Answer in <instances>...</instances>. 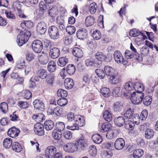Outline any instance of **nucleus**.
<instances>
[{
    "instance_id": "f257e3e1",
    "label": "nucleus",
    "mask_w": 158,
    "mask_h": 158,
    "mask_svg": "<svg viewBox=\"0 0 158 158\" xmlns=\"http://www.w3.org/2000/svg\"><path fill=\"white\" fill-rule=\"evenodd\" d=\"M95 60H86L85 61L86 65L89 67L99 68L102 64V60L104 59L105 56L102 52H98L95 54Z\"/></svg>"
},
{
    "instance_id": "f03ea898",
    "label": "nucleus",
    "mask_w": 158,
    "mask_h": 158,
    "mask_svg": "<svg viewBox=\"0 0 158 158\" xmlns=\"http://www.w3.org/2000/svg\"><path fill=\"white\" fill-rule=\"evenodd\" d=\"M106 75L110 76L109 82L112 84L119 82V77L117 72L112 67L108 65L105 66L104 69Z\"/></svg>"
},
{
    "instance_id": "7ed1b4c3",
    "label": "nucleus",
    "mask_w": 158,
    "mask_h": 158,
    "mask_svg": "<svg viewBox=\"0 0 158 158\" xmlns=\"http://www.w3.org/2000/svg\"><path fill=\"white\" fill-rule=\"evenodd\" d=\"M124 96L127 98H130L132 103L137 105L140 103L142 101L144 94L143 93L133 92L132 94V92L124 93Z\"/></svg>"
},
{
    "instance_id": "20e7f679",
    "label": "nucleus",
    "mask_w": 158,
    "mask_h": 158,
    "mask_svg": "<svg viewBox=\"0 0 158 158\" xmlns=\"http://www.w3.org/2000/svg\"><path fill=\"white\" fill-rule=\"evenodd\" d=\"M85 125L84 118L80 115H78L75 118L74 122L72 125H68L67 127L68 129L74 131L78 130L79 127H82Z\"/></svg>"
},
{
    "instance_id": "39448f33",
    "label": "nucleus",
    "mask_w": 158,
    "mask_h": 158,
    "mask_svg": "<svg viewBox=\"0 0 158 158\" xmlns=\"http://www.w3.org/2000/svg\"><path fill=\"white\" fill-rule=\"evenodd\" d=\"M31 34L28 31H21L17 37V41L19 46H22L25 44L29 39Z\"/></svg>"
},
{
    "instance_id": "423d86ee",
    "label": "nucleus",
    "mask_w": 158,
    "mask_h": 158,
    "mask_svg": "<svg viewBox=\"0 0 158 158\" xmlns=\"http://www.w3.org/2000/svg\"><path fill=\"white\" fill-rule=\"evenodd\" d=\"M48 115L52 114L54 116H59L63 114V109L60 106L55 107L51 105L48 109Z\"/></svg>"
},
{
    "instance_id": "0eeeda50",
    "label": "nucleus",
    "mask_w": 158,
    "mask_h": 158,
    "mask_svg": "<svg viewBox=\"0 0 158 158\" xmlns=\"http://www.w3.org/2000/svg\"><path fill=\"white\" fill-rule=\"evenodd\" d=\"M48 34L52 39H57L59 37V33L57 28L55 26H52L48 29Z\"/></svg>"
},
{
    "instance_id": "6e6552de",
    "label": "nucleus",
    "mask_w": 158,
    "mask_h": 158,
    "mask_svg": "<svg viewBox=\"0 0 158 158\" xmlns=\"http://www.w3.org/2000/svg\"><path fill=\"white\" fill-rule=\"evenodd\" d=\"M42 43L39 40H34L32 44L33 50L36 53H39L42 51L43 48Z\"/></svg>"
},
{
    "instance_id": "1a4fd4ad",
    "label": "nucleus",
    "mask_w": 158,
    "mask_h": 158,
    "mask_svg": "<svg viewBox=\"0 0 158 158\" xmlns=\"http://www.w3.org/2000/svg\"><path fill=\"white\" fill-rule=\"evenodd\" d=\"M44 126L40 123H37L34 126V130L36 134L39 136H42L44 134Z\"/></svg>"
},
{
    "instance_id": "9d476101",
    "label": "nucleus",
    "mask_w": 158,
    "mask_h": 158,
    "mask_svg": "<svg viewBox=\"0 0 158 158\" xmlns=\"http://www.w3.org/2000/svg\"><path fill=\"white\" fill-rule=\"evenodd\" d=\"M56 148L55 146H49L46 149L45 154L48 158H52L56 153Z\"/></svg>"
},
{
    "instance_id": "9b49d317",
    "label": "nucleus",
    "mask_w": 158,
    "mask_h": 158,
    "mask_svg": "<svg viewBox=\"0 0 158 158\" xmlns=\"http://www.w3.org/2000/svg\"><path fill=\"white\" fill-rule=\"evenodd\" d=\"M37 31L39 34H44L47 30V26L44 22H39L36 27Z\"/></svg>"
},
{
    "instance_id": "f8f14e48",
    "label": "nucleus",
    "mask_w": 158,
    "mask_h": 158,
    "mask_svg": "<svg viewBox=\"0 0 158 158\" xmlns=\"http://www.w3.org/2000/svg\"><path fill=\"white\" fill-rule=\"evenodd\" d=\"M114 59L116 62L118 63H123L125 64V60H124L121 53L118 51H115L114 54Z\"/></svg>"
},
{
    "instance_id": "ddd939ff",
    "label": "nucleus",
    "mask_w": 158,
    "mask_h": 158,
    "mask_svg": "<svg viewBox=\"0 0 158 158\" xmlns=\"http://www.w3.org/2000/svg\"><path fill=\"white\" fill-rule=\"evenodd\" d=\"M64 149L66 152H73L77 151V147L74 143H69L64 146Z\"/></svg>"
},
{
    "instance_id": "4468645a",
    "label": "nucleus",
    "mask_w": 158,
    "mask_h": 158,
    "mask_svg": "<svg viewBox=\"0 0 158 158\" xmlns=\"http://www.w3.org/2000/svg\"><path fill=\"white\" fill-rule=\"evenodd\" d=\"M87 33V31L85 28H81L77 32V36L78 39L84 40L86 38Z\"/></svg>"
},
{
    "instance_id": "2eb2a0df",
    "label": "nucleus",
    "mask_w": 158,
    "mask_h": 158,
    "mask_svg": "<svg viewBox=\"0 0 158 158\" xmlns=\"http://www.w3.org/2000/svg\"><path fill=\"white\" fill-rule=\"evenodd\" d=\"M124 140L122 138H120L117 139L115 141L114 143V148L118 150L122 149L125 146Z\"/></svg>"
},
{
    "instance_id": "dca6fc26",
    "label": "nucleus",
    "mask_w": 158,
    "mask_h": 158,
    "mask_svg": "<svg viewBox=\"0 0 158 158\" xmlns=\"http://www.w3.org/2000/svg\"><path fill=\"white\" fill-rule=\"evenodd\" d=\"M77 145L79 148L82 150H84L87 149L88 148V143L87 140L83 138L80 139L77 141Z\"/></svg>"
},
{
    "instance_id": "f3484780",
    "label": "nucleus",
    "mask_w": 158,
    "mask_h": 158,
    "mask_svg": "<svg viewBox=\"0 0 158 158\" xmlns=\"http://www.w3.org/2000/svg\"><path fill=\"white\" fill-rule=\"evenodd\" d=\"M60 54V50L57 48L54 47L50 49L49 52V56L53 59L57 58Z\"/></svg>"
},
{
    "instance_id": "a211bd4d",
    "label": "nucleus",
    "mask_w": 158,
    "mask_h": 158,
    "mask_svg": "<svg viewBox=\"0 0 158 158\" xmlns=\"http://www.w3.org/2000/svg\"><path fill=\"white\" fill-rule=\"evenodd\" d=\"M39 61L42 64H46L48 62V57L47 54L42 52V53L39 54L38 56Z\"/></svg>"
},
{
    "instance_id": "6ab92c4d",
    "label": "nucleus",
    "mask_w": 158,
    "mask_h": 158,
    "mask_svg": "<svg viewBox=\"0 0 158 158\" xmlns=\"http://www.w3.org/2000/svg\"><path fill=\"white\" fill-rule=\"evenodd\" d=\"M20 131L15 127L10 128L8 131L7 134L11 138H15L17 136L19 133Z\"/></svg>"
},
{
    "instance_id": "aec40b11",
    "label": "nucleus",
    "mask_w": 158,
    "mask_h": 158,
    "mask_svg": "<svg viewBox=\"0 0 158 158\" xmlns=\"http://www.w3.org/2000/svg\"><path fill=\"white\" fill-rule=\"evenodd\" d=\"M33 104L35 108L40 110H43L44 108L43 102L39 99H35L33 102Z\"/></svg>"
},
{
    "instance_id": "412c9836",
    "label": "nucleus",
    "mask_w": 158,
    "mask_h": 158,
    "mask_svg": "<svg viewBox=\"0 0 158 158\" xmlns=\"http://www.w3.org/2000/svg\"><path fill=\"white\" fill-rule=\"evenodd\" d=\"M58 13V11L56 6H52L49 7L48 10V14L50 17L54 18L57 15Z\"/></svg>"
},
{
    "instance_id": "4be33fe9",
    "label": "nucleus",
    "mask_w": 158,
    "mask_h": 158,
    "mask_svg": "<svg viewBox=\"0 0 158 158\" xmlns=\"http://www.w3.org/2000/svg\"><path fill=\"white\" fill-rule=\"evenodd\" d=\"M55 76L52 73H48L46 78L45 81L47 84L50 86H52L55 83Z\"/></svg>"
},
{
    "instance_id": "5701e85b",
    "label": "nucleus",
    "mask_w": 158,
    "mask_h": 158,
    "mask_svg": "<svg viewBox=\"0 0 158 158\" xmlns=\"http://www.w3.org/2000/svg\"><path fill=\"white\" fill-rule=\"evenodd\" d=\"M65 70L69 75H73L75 72V66L73 64H69L67 66L66 68H63V70Z\"/></svg>"
},
{
    "instance_id": "b1692460",
    "label": "nucleus",
    "mask_w": 158,
    "mask_h": 158,
    "mask_svg": "<svg viewBox=\"0 0 158 158\" xmlns=\"http://www.w3.org/2000/svg\"><path fill=\"white\" fill-rule=\"evenodd\" d=\"M118 134V131L116 129H113L109 131L107 133L106 136L108 139H111L115 137Z\"/></svg>"
},
{
    "instance_id": "393cba45",
    "label": "nucleus",
    "mask_w": 158,
    "mask_h": 158,
    "mask_svg": "<svg viewBox=\"0 0 158 158\" xmlns=\"http://www.w3.org/2000/svg\"><path fill=\"white\" fill-rule=\"evenodd\" d=\"M74 85L73 80L71 78H67L64 81V85L65 88L68 89H72Z\"/></svg>"
},
{
    "instance_id": "a878e982",
    "label": "nucleus",
    "mask_w": 158,
    "mask_h": 158,
    "mask_svg": "<svg viewBox=\"0 0 158 158\" xmlns=\"http://www.w3.org/2000/svg\"><path fill=\"white\" fill-rule=\"evenodd\" d=\"M68 61L67 58L65 57H60L57 61V64L59 66L63 67L67 64Z\"/></svg>"
},
{
    "instance_id": "bb28decb",
    "label": "nucleus",
    "mask_w": 158,
    "mask_h": 158,
    "mask_svg": "<svg viewBox=\"0 0 158 158\" xmlns=\"http://www.w3.org/2000/svg\"><path fill=\"white\" fill-rule=\"evenodd\" d=\"M72 52L73 55L77 58H80L83 56V51L78 48H74L72 50Z\"/></svg>"
},
{
    "instance_id": "cd10ccee",
    "label": "nucleus",
    "mask_w": 158,
    "mask_h": 158,
    "mask_svg": "<svg viewBox=\"0 0 158 158\" xmlns=\"http://www.w3.org/2000/svg\"><path fill=\"white\" fill-rule=\"evenodd\" d=\"M125 119L123 117L119 116L114 119V123L116 125L119 127L123 126L125 123Z\"/></svg>"
},
{
    "instance_id": "c85d7f7f",
    "label": "nucleus",
    "mask_w": 158,
    "mask_h": 158,
    "mask_svg": "<svg viewBox=\"0 0 158 158\" xmlns=\"http://www.w3.org/2000/svg\"><path fill=\"white\" fill-rule=\"evenodd\" d=\"M12 149L14 151L17 152H19L22 150L21 145L17 142H14L13 143L12 145Z\"/></svg>"
},
{
    "instance_id": "c756f323",
    "label": "nucleus",
    "mask_w": 158,
    "mask_h": 158,
    "mask_svg": "<svg viewBox=\"0 0 158 158\" xmlns=\"http://www.w3.org/2000/svg\"><path fill=\"white\" fill-rule=\"evenodd\" d=\"M44 126L46 130H51L54 127V123L51 120H47L45 122Z\"/></svg>"
},
{
    "instance_id": "7c9ffc66",
    "label": "nucleus",
    "mask_w": 158,
    "mask_h": 158,
    "mask_svg": "<svg viewBox=\"0 0 158 158\" xmlns=\"http://www.w3.org/2000/svg\"><path fill=\"white\" fill-rule=\"evenodd\" d=\"M123 109V106L120 102H117L114 103L113 109L114 111L117 113L119 112Z\"/></svg>"
},
{
    "instance_id": "2f4dec72",
    "label": "nucleus",
    "mask_w": 158,
    "mask_h": 158,
    "mask_svg": "<svg viewBox=\"0 0 158 158\" xmlns=\"http://www.w3.org/2000/svg\"><path fill=\"white\" fill-rule=\"evenodd\" d=\"M77 115H74V114L72 112H70L67 115L68 125L73 124V123L74 122L75 117Z\"/></svg>"
},
{
    "instance_id": "473e14b6",
    "label": "nucleus",
    "mask_w": 158,
    "mask_h": 158,
    "mask_svg": "<svg viewBox=\"0 0 158 158\" xmlns=\"http://www.w3.org/2000/svg\"><path fill=\"white\" fill-rule=\"evenodd\" d=\"M37 74L38 77L42 79H45L48 74L47 71L44 69L38 70Z\"/></svg>"
},
{
    "instance_id": "72a5a7b5",
    "label": "nucleus",
    "mask_w": 158,
    "mask_h": 158,
    "mask_svg": "<svg viewBox=\"0 0 158 158\" xmlns=\"http://www.w3.org/2000/svg\"><path fill=\"white\" fill-rule=\"evenodd\" d=\"M154 134V131L152 129H147L145 132V137L147 139H150L153 137Z\"/></svg>"
},
{
    "instance_id": "f704fd0d",
    "label": "nucleus",
    "mask_w": 158,
    "mask_h": 158,
    "mask_svg": "<svg viewBox=\"0 0 158 158\" xmlns=\"http://www.w3.org/2000/svg\"><path fill=\"white\" fill-rule=\"evenodd\" d=\"M12 143V140L10 138H5L3 142V146L6 148H10Z\"/></svg>"
},
{
    "instance_id": "c9c22d12",
    "label": "nucleus",
    "mask_w": 158,
    "mask_h": 158,
    "mask_svg": "<svg viewBox=\"0 0 158 158\" xmlns=\"http://www.w3.org/2000/svg\"><path fill=\"white\" fill-rule=\"evenodd\" d=\"M134 89L137 92L142 93L144 90L143 85L139 82H136L134 85Z\"/></svg>"
},
{
    "instance_id": "e433bc0d",
    "label": "nucleus",
    "mask_w": 158,
    "mask_h": 158,
    "mask_svg": "<svg viewBox=\"0 0 158 158\" xmlns=\"http://www.w3.org/2000/svg\"><path fill=\"white\" fill-rule=\"evenodd\" d=\"M124 89L128 93L131 92L134 89V85L131 82H126L124 85Z\"/></svg>"
},
{
    "instance_id": "4c0bfd02",
    "label": "nucleus",
    "mask_w": 158,
    "mask_h": 158,
    "mask_svg": "<svg viewBox=\"0 0 158 158\" xmlns=\"http://www.w3.org/2000/svg\"><path fill=\"white\" fill-rule=\"evenodd\" d=\"M92 139L94 143L98 144L101 143L102 141L101 136L98 134L93 135Z\"/></svg>"
},
{
    "instance_id": "58836bf2",
    "label": "nucleus",
    "mask_w": 158,
    "mask_h": 158,
    "mask_svg": "<svg viewBox=\"0 0 158 158\" xmlns=\"http://www.w3.org/2000/svg\"><path fill=\"white\" fill-rule=\"evenodd\" d=\"M47 69L50 73L54 72L56 69V64L53 61H51L48 63Z\"/></svg>"
},
{
    "instance_id": "ea45409f",
    "label": "nucleus",
    "mask_w": 158,
    "mask_h": 158,
    "mask_svg": "<svg viewBox=\"0 0 158 158\" xmlns=\"http://www.w3.org/2000/svg\"><path fill=\"white\" fill-rule=\"evenodd\" d=\"M103 117L104 119L108 122H110L112 120V115L107 110H106L104 111Z\"/></svg>"
},
{
    "instance_id": "a19ab883",
    "label": "nucleus",
    "mask_w": 158,
    "mask_h": 158,
    "mask_svg": "<svg viewBox=\"0 0 158 158\" xmlns=\"http://www.w3.org/2000/svg\"><path fill=\"white\" fill-rule=\"evenodd\" d=\"M94 22V17L91 16L87 17L85 20V24L87 27H89L93 25Z\"/></svg>"
},
{
    "instance_id": "79ce46f5",
    "label": "nucleus",
    "mask_w": 158,
    "mask_h": 158,
    "mask_svg": "<svg viewBox=\"0 0 158 158\" xmlns=\"http://www.w3.org/2000/svg\"><path fill=\"white\" fill-rule=\"evenodd\" d=\"M21 26L23 28L25 29L26 27L30 28L33 27V24L32 22L30 20L24 21L22 22Z\"/></svg>"
},
{
    "instance_id": "37998d69",
    "label": "nucleus",
    "mask_w": 158,
    "mask_h": 158,
    "mask_svg": "<svg viewBox=\"0 0 158 158\" xmlns=\"http://www.w3.org/2000/svg\"><path fill=\"white\" fill-rule=\"evenodd\" d=\"M26 58L28 61H31L33 60L35 56L32 52L27 51L25 54Z\"/></svg>"
},
{
    "instance_id": "c03bdc74",
    "label": "nucleus",
    "mask_w": 158,
    "mask_h": 158,
    "mask_svg": "<svg viewBox=\"0 0 158 158\" xmlns=\"http://www.w3.org/2000/svg\"><path fill=\"white\" fill-rule=\"evenodd\" d=\"M112 128L111 124L108 123H105L102 124L101 128V131L102 132H106L110 131Z\"/></svg>"
},
{
    "instance_id": "a18cd8bd",
    "label": "nucleus",
    "mask_w": 158,
    "mask_h": 158,
    "mask_svg": "<svg viewBox=\"0 0 158 158\" xmlns=\"http://www.w3.org/2000/svg\"><path fill=\"white\" fill-rule=\"evenodd\" d=\"M97 9V5L96 3L95 2H93L90 5L89 10L91 14H94L96 13Z\"/></svg>"
},
{
    "instance_id": "49530a36",
    "label": "nucleus",
    "mask_w": 158,
    "mask_h": 158,
    "mask_svg": "<svg viewBox=\"0 0 158 158\" xmlns=\"http://www.w3.org/2000/svg\"><path fill=\"white\" fill-rule=\"evenodd\" d=\"M95 72L98 77L101 79H104L106 75L104 70L97 69L95 70Z\"/></svg>"
},
{
    "instance_id": "de8ad7c7",
    "label": "nucleus",
    "mask_w": 158,
    "mask_h": 158,
    "mask_svg": "<svg viewBox=\"0 0 158 158\" xmlns=\"http://www.w3.org/2000/svg\"><path fill=\"white\" fill-rule=\"evenodd\" d=\"M143 154V151L140 149L135 150L133 152V156L134 158H139Z\"/></svg>"
},
{
    "instance_id": "09e8293b",
    "label": "nucleus",
    "mask_w": 158,
    "mask_h": 158,
    "mask_svg": "<svg viewBox=\"0 0 158 158\" xmlns=\"http://www.w3.org/2000/svg\"><path fill=\"white\" fill-rule=\"evenodd\" d=\"M17 105L20 108L22 109H25L29 106V104L27 102L23 101H19L17 103Z\"/></svg>"
},
{
    "instance_id": "8fccbe9b",
    "label": "nucleus",
    "mask_w": 158,
    "mask_h": 158,
    "mask_svg": "<svg viewBox=\"0 0 158 158\" xmlns=\"http://www.w3.org/2000/svg\"><path fill=\"white\" fill-rule=\"evenodd\" d=\"M53 138L56 140H59L62 137V132L57 130H54L52 133Z\"/></svg>"
},
{
    "instance_id": "3c124183",
    "label": "nucleus",
    "mask_w": 158,
    "mask_h": 158,
    "mask_svg": "<svg viewBox=\"0 0 158 158\" xmlns=\"http://www.w3.org/2000/svg\"><path fill=\"white\" fill-rule=\"evenodd\" d=\"M143 102L145 106H148L150 105L152 102V97L149 96H146L143 99Z\"/></svg>"
},
{
    "instance_id": "603ef678",
    "label": "nucleus",
    "mask_w": 158,
    "mask_h": 158,
    "mask_svg": "<svg viewBox=\"0 0 158 158\" xmlns=\"http://www.w3.org/2000/svg\"><path fill=\"white\" fill-rule=\"evenodd\" d=\"M89 153L90 156H95L97 154V150L96 147L94 145H91L89 148Z\"/></svg>"
},
{
    "instance_id": "864d4df0",
    "label": "nucleus",
    "mask_w": 158,
    "mask_h": 158,
    "mask_svg": "<svg viewBox=\"0 0 158 158\" xmlns=\"http://www.w3.org/2000/svg\"><path fill=\"white\" fill-rule=\"evenodd\" d=\"M125 123L124 127L126 129L130 130L133 129L134 124L132 121L131 120H127L126 122H125Z\"/></svg>"
},
{
    "instance_id": "5fc2aeb1",
    "label": "nucleus",
    "mask_w": 158,
    "mask_h": 158,
    "mask_svg": "<svg viewBox=\"0 0 158 158\" xmlns=\"http://www.w3.org/2000/svg\"><path fill=\"white\" fill-rule=\"evenodd\" d=\"M101 93L105 97H108L110 94L109 89L106 87L102 88L101 89Z\"/></svg>"
},
{
    "instance_id": "6e6d98bb",
    "label": "nucleus",
    "mask_w": 158,
    "mask_h": 158,
    "mask_svg": "<svg viewBox=\"0 0 158 158\" xmlns=\"http://www.w3.org/2000/svg\"><path fill=\"white\" fill-rule=\"evenodd\" d=\"M8 104L6 102H2L0 104V110L4 113H6L8 110Z\"/></svg>"
},
{
    "instance_id": "4d7b16f0",
    "label": "nucleus",
    "mask_w": 158,
    "mask_h": 158,
    "mask_svg": "<svg viewBox=\"0 0 158 158\" xmlns=\"http://www.w3.org/2000/svg\"><path fill=\"white\" fill-rule=\"evenodd\" d=\"M142 33L138 29H133L129 32V35L132 36L136 37L141 35Z\"/></svg>"
},
{
    "instance_id": "13d9d810",
    "label": "nucleus",
    "mask_w": 158,
    "mask_h": 158,
    "mask_svg": "<svg viewBox=\"0 0 158 158\" xmlns=\"http://www.w3.org/2000/svg\"><path fill=\"white\" fill-rule=\"evenodd\" d=\"M57 95L59 97L64 98L67 96L68 93L66 91L62 89H60L57 91Z\"/></svg>"
},
{
    "instance_id": "bf43d9fd",
    "label": "nucleus",
    "mask_w": 158,
    "mask_h": 158,
    "mask_svg": "<svg viewBox=\"0 0 158 158\" xmlns=\"http://www.w3.org/2000/svg\"><path fill=\"white\" fill-rule=\"evenodd\" d=\"M64 128L65 125L63 122H60L56 123V130H57L61 132L62 131L64 130Z\"/></svg>"
},
{
    "instance_id": "052dcab7",
    "label": "nucleus",
    "mask_w": 158,
    "mask_h": 158,
    "mask_svg": "<svg viewBox=\"0 0 158 158\" xmlns=\"http://www.w3.org/2000/svg\"><path fill=\"white\" fill-rule=\"evenodd\" d=\"M133 113V110L129 108L125 113L124 114V116L126 118L129 119L133 116L132 115Z\"/></svg>"
},
{
    "instance_id": "680f3d73",
    "label": "nucleus",
    "mask_w": 158,
    "mask_h": 158,
    "mask_svg": "<svg viewBox=\"0 0 158 158\" xmlns=\"http://www.w3.org/2000/svg\"><path fill=\"white\" fill-rule=\"evenodd\" d=\"M92 36L95 40H99L101 37V34L100 31L98 30H96L93 32Z\"/></svg>"
},
{
    "instance_id": "e2e57ef3",
    "label": "nucleus",
    "mask_w": 158,
    "mask_h": 158,
    "mask_svg": "<svg viewBox=\"0 0 158 158\" xmlns=\"http://www.w3.org/2000/svg\"><path fill=\"white\" fill-rule=\"evenodd\" d=\"M67 99L64 98H62L57 100V103L60 106H64L68 103Z\"/></svg>"
},
{
    "instance_id": "0e129e2a",
    "label": "nucleus",
    "mask_w": 158,
    "mask_h": 158,
    "mask_svg": "<svg viewBox=\"0 0 158 158\" xmlns=\"http://www.w3.org/2000/svg\"><path fill=\"white\" fill-rule=\"evenodd\" d=\"M148 111L147 110L144 109L142 110L140 115V119L142 121H145L148 117Z\"/></svg>"
},
{
    "instance_id": "69168bd1",
    "label": "nucleus",
    "mask_w": 158,
    "mask_h": 158,
    "mask_svg": "<svg viewBox=\"0 0 158 158\" xmlns=\"http://www.w3.org/2000/svg\"><path fill=\"white\" fill-rule=\"evenodd\" d=\"M64 44L67 45H70L72 42V38L70 36L67 35L64 36L63 38Z\"/></svg>"
},
{
    "instance_id": "338daca9",
    "label": "nucleus",
    "mask_w": 158,
    "mask_h": 158,
    "mask_svg": "<svg viewBox=\"0 0 158 158\" xmlns=\"http://www.w3.org/2000/svg\"><path fill=\"white\" fill-rule=\"evenodd\" d=\"M25 61L24 59H21L17 63L16 68L19 69L23 68L25 66Z\"/></svg>"
},
{
    "instance_id": "774afa93",
    "label": "nucleus",
    "mask_w": 158,
    "mask_h": 158,
    "mask_svg": "<svg viewBox=\"0 0 158 158\" xmlns=\"http://www.w3.org/2000/svg\"><path fill=\"white\" fill-rule=\"evenodd\" d=\"M140 52L143 55L145 56L149 53V48L147 46H144L141 49Z\"/></svg>"
}]
</instances>
